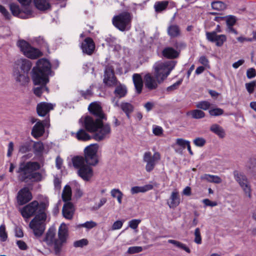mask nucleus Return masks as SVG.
<instances>
[{"mask_svg": "<svg viewBox=\"0 0 256 256\" xmlns=\"http://www.w3.org/2000/svg\"><path fill=\"white\" fill-rule=\"evenodd\" d=\"M256 76V71L254 68H250L247 70L246 76L248 78H252Z\"/></svg>", "mask_w": 256, "mask_h": 256, "instance_id": "obj_61", "label": "nucleus"}, {"mask_svg": "<svg viewBox=\"0 0 256 256\" xmlns=\"http://www.w3.org/2000/svg\"><path fill=\"white\" fill-rule=\"evenodd\" d=\"M53 108L54 106L51 104L40 102L37 105L36 111L39 116H44Z\"/></svg>", "mask_w": 256, "mask_h": 256, "instance_id": "obj_25", "label": "nucleus"}, {"mask_svg": "<svg viewBox=\"0 0 256 256\" xmlns=\"http://www.w3.org/2000/svg\"><path fill=\"white\" fill-rule=\"evenodd\" d=\"M223 113V110L220 108H214L209 110V114L212 116H219L222 115Z\"/></svg>", "mask_w": 256, "mask_h": 256, "instance_id": "obj_50", "label": "nucleus"}, {"mask_svg": "<svg viewBox=\"0 0 256 256\" xmlns=\"http://www.w3.org/2000/svg\"><path fill=\"white\" fill-rule=\"evenodd\" d=\"M78 93L85 99L89 98L92 95V92L91 88L87 89L86 90H78Z\"/></svg>", "mask_w": 256, "mask_h": 256, "instance_id": "obj_45", "label": "nucleus"}, {"mask_svg": "<svg viewBox=\"0 0 256 256\" xmlns=\"http://www.w3.org/2000/svg\"><path fill=\"white\" fill-rule=\"evenodd\" d=\"M203 203L206 206H217V202H212L208 199H204L202 200Z\"/></svg>", "mask_w": 256, "mask_h": 256, "instance_id": "obj_63", "label": "nucleus"}, {"mask_svg": "<svg viewBox=\"0 0 256 256\" xmlns=\"http://www.w3.org/2000/svg\"><path fill=\"white\" fill-rule=\"evenodd\" d=\"M72 198L71 188L68 186H66L62 190V199L66 202H69Z\"/></svg>", "mask_w": 256, "mask_h": 256, "instance_id": "obj_34", "label": "nucleus"}, {"mask_svg": "<svg viewBox=\"0 0 256 256\" xmlns=\"http://www.w3.org/2000/svg\"><path fill=\"white\" fill-rule=\"evenodd\" d=\"M168 242L174 244L176 248L185 250L188 253L190 252V249L188 246H186L185 244L179 241L174 240H168Z\"/></svg>", "mask_w": 256, "mask_h": 256, "instance_id": "obj_37", "label": "nucleus"}, {"mask_svg": "<svg viewBox=\"0 0 256 256\" xmlns=\"http://www.w3.org/2000/svg\"><path fill=\"white\" fill-rule=\"evenodd\" d=\"M32 67L30 60L26 58L17 60L13 70V76L16 81L21 86L28 83L29 78L28 74Z\"/></svg>", "mask_w": 256, "mask_h": 256, "instance_id": "obj_4", "label": "nucleus"}, {"mask_svg": "<svg viewBox=\"0 0 256 256\" xmlns=\"http://www.w3.org/2000/svg\"><path fill=\"white\" fill-rule=\"evenodd\" d=\"M32 198V195L28 188L26 187L21 189L17 196L18 202L20 205H23Z\"/></svg>", "mask_w": 256, "mask_h": 256, "instance_id": "obj_17", "label": "nucleus"}, {"mask_svg": "<svg viewBox=\"0 0 256 256\" xmlns=\"http://www.w3.org/2000/svg\"><path fill=\"white\" fill-rule=\"evenodd\" d=\"M167 32L171 38L178 37L181 34L179 26L174 24H170L168 27Z\"/></svg>", "mask_w": 256, "mask_h": 256, "instance_id": "obj_27", "label": "nucleus"}, {"mask_svg": "<svg viewBox=\"0 0 256 256\" xmlns=\"http://www.w3.org/2000/svg\"><path fill=\"white\" fill-rule=\"evenodd\" d=\"M180 201V198L178 192L174 190L172 192L167 204L170 208H174L178 206Z\"/></svg>", "mask_w": 256, "mask_h": 256, "instance_id": "obj_26", "label": "nucleus"}, {"mask_svg": "<svg viewBox=\"0 0 256 256\" xmlns=\"http://www.w3.org/2000/svg\"><path fill=\"white\" fill-rule=\"evenodd\" d=\"M96 226H97V224L96 222H94L92 220H90V221H87L84 224H80L78 226L85 228L87 229H91V228H92L96 227Z\"/></svg>", "mask_w": 256, "mask_h": 256, "instance_id": "obj_48", "label": "nucleus"}, {"mask_svg": "<svg viewBox=\"0 0 256 256\" xmlns=\"http://www.w3.org/2000/svg\"><path fill=\"white\" fill-rule=\"evenodd\" d=\"M98 148V144H91L84 148V158L88 165L96 166L98 163L96 154Z\"/></svg>", "mask_w": 256, "mask_h": 256, "instance_id": "obj_11", "label": "nucleus"}, {"mask_svg": "<svg viewBox=\"0 0 256 256\" xmlns=\"http://www.w3.org/2000/svg\"><path fill=\"white\" fill-rule=\"evenodd\" d=\"M51 72V66L50 62L46 59H40L36 62V66L33 68L32 78L35 86H38L34 88V94L38 96L46 92H48V89L46 86L49 82L48 76Z\"/></svg>", "mask_w": 256, "mask_h": 256, "instance_id": "obj_1", "label": "nucleus"}, {"mask_svg": "<svg viewBox=\"0 0 256 256\" xmlns=\"http://www.w3.org/2000/svg\"><path fill=\"white\" fill-rule=\"evenodd\" d=\"M47 122H41L38 120L33 126L32 130V135L34 138H38L42 136L44 132V126H46Z\"/></svg>", "mask_w": 256, "mask_h": 256, "instance_id": "obj_23", "label": "nucleus"}, {"mask_svg": "<svg viewBox=\"0 0 256 256\" xmlns=\"http://www.w3.org/2000/svg\"><path fill=\"white\" fill-rule=\"evenodd\" d=\"M42 180V175L39 172H35L32 171L30 178V181L31 182H40Z\"/></svg>", "mask_w": 256, "mask_h": 256, "instance_id": "obj_42", "label": "nucleus"}, {"mask_svg": "<svg viewBox=\"0 0 256 256\" xmlns=\"http://www.w3.org/2000/svg\"><path fill=\"white\" fill-rule=\"evenodd\" d=\"M152 184H148L142 186H135L132 187L130 189L132 194H134L139 192H146L153 188Z\"/></svg>", "mask_w": 256, "mask_h": 256, "instance_id": "obj_30", "label": "nucleus"}, {"mask_svg": "<svg viewBox=\"0 0 256 256\" xmlns=\"http://www.w3.org/2000/svg\"><path fill=\"white\" fill-rule=\"evenodd\" d=\"M112 102L114 106H120L122 110L125 113L127 118H130V114L132 113L134 110V107L131 104L127 102H122L120 105H119L118 100L115 102V98H113Z\"/></svg>", "mask_w": 256, "mask_h": 256, "instance_id": "obj_21", "label": "nucleus"}, {"mask_svg": "<svg viewBox=\"0 0 256 256\" xmlns=\"http://www.w3.org/2000/svg\"><path fill=\"white\" fill-rule=\"evenodd\" d=\"M110 194L112 198H116L119 204H122V198L123 197L122 192L119 190L117 188L112 189L110 191Z\"/></svg>", "mask_w": 256, "mask_h": 256, "instance_id": "obj_38", "label": "nucleus"}, {"mask_svg": "<svg viewBox=\"0 0 256 256\" xmlns=\"http://www.w3.org/2000/svg\"><path fill=\"white\" fill-rule=\"evenodd\" d=\"M82 52L88 55H91L95 49V44L90 38H86L81 44Z\"/></svg>", "mask_w": 256, "mask_h": 256, "instance_id": "obj_20", "label": "nucleus"}, {"mask_svg": "<svg viewBox=\"0 0 256 256\" xmlns=\"http://www.w3.org/2000/svg\"><path fill=\"white\" fill-rule=\"evenodd\" d=\"M104 120H94L93 118L90 116H86L84 118V128L90 132H95L93 138L97 141L108 138L111 133L110 124H104Z\"/></svg>", "mask_w": 256, "mask_h": 256, "instance_id": "obj_3", "label": "nucleus"}, {"mask_svg": "<svg viewBox=\"0 0 256 256\" xmlns=\"http://www.w3.org/2000/svg\"><path fill=\"white\" fill-rule=\"evenodd\" d=\"M72 162L74 166L78 170H80V168H81L82 166H85L86 165V163L85 158L81 156H76L72 158Z\"/></svg>", "mask_w": 256, "mask_h": 256, "instance_id": "obj_31", "label": "nucleus"}, {"mask_svg": "<svg viewBox=\"0 0 256 256\" xmlns=\"http://www.w3.org/2000/svg\"><path fill=\"white\" fill-rule=\"evenodd\" d=\"M74 212V208L73 204L70 202H66L62 207V214L64 218L67 220H72Z\"/></svg>", "mask_w": 256, "mask_h": 256, "instance_id": "obj_24", "label": "nucleus"}, {"mask_svg": "<svg viewBox=\"0 0 256 256\" xmlns=\"http://www.w3.org/2000/svg\"><path fill=\"white\" fill-rule=\"evenodd\" d=\"M0 12L4 16L6 19L9 20L11 17V15L6 9L2 5L0 4Z\"/></svg>", "mask_w": 256, "mask_h": 256, "instance_id": "obj_57", "label": "nucleus"}, {"mask_svg": "<svg viewBox=\"0 0 256 256\" xmlns=\"http://www.w3.org/2000/svg\"><path fill=\"white\" fill-rule=\"evenodd\" d=\"M10 8L14 16H18L20 13L19 6L15 4H10Z\"/></svg>", "mask_w": 256, "mask_h": 256, "instance_id": "obj_47", "label": "nucleus"}, {"mask_svg": "<svg viewBox=\"0 0 256 256\" xmlns=\"http://www.w3.org/2000/svg\"><path fill=\"white\" fill-rule=\"evenodd\" d=\"M132 80L136 92L140 94L143 87V82L141 76L138 74H134L132 76Z\"/></svg>", "mask_w": 256, "mask_h": 256, "instance_id": "obj_28", "label": "nucleus"}, {"mask_svg": "<svg viewBox=\"0 0 256 256\" xmlns=\"http://www.w3.org/2000/svg\"><path fill=\"white\" fill-rule=\"evenodd\" d=\"M164 57L168 58H174L178 56V52L171 47H167L164 48L162 52Z\"/></svg>", "mask_w": 256, "mask_h": 256, "instance_id": "obj_29", "label": "nucleus"}, {"mask_svg": "<svg viewBox=\"0 0 256 256\" xmlns=\"http://www.w3.org/2000/svg\"><path fill=\"white\" fill-rule=\"evenodd\" d=\"M89 166L86 165L78 170V175L85 181H89L94 175L93 170Z\"/></svg>", "mask_w": 256, "mask_h": 256, "instance_id": "obj_22", "label": "nucleus"}, {"mask_svg": "<svg viewBox=\"0 0 256 256\" xmlns=\"http://www.w3.org/2000/svg\"><path fill=\"white\" fill-rule=\"evenodd\" d=\"M142 250V246H134L130 247L128 248L127 253L129 254H134L141 252Z\"/></svg>", "mask_w": 256, "mask_h": 256, "instance_id": "obj_51", "label": "nucleus"}, {"mask_svg": "<svg viewBox=\"0 0 256 256\" xmlns=\"http://www.w3.org/2000/svg\"><path fill=\"white\" fill-rule=\"evenodd\" d=\"M190 144L188 140H185L183 138H177L176 140V144L180 146H182L183 148H185L186 147Z\"/></svg>", "mask_w": 256, "mask_h": 256, "instance_id": "obj_52", "label": "nucleus"}, {"mask_svg": "<svg viewBox=\"0 0 256 256\" xmlns=\"http://www.w3.org/2000/svg\"><path fill=\"white\" fill-rule=\"evenodd\" d=\"M17 45L24 55L28 58L36 59L42 55L40 50L31 46L26 40H19Z\"/></svg>", "mask_w": 256, "mask_h": 256, "instance_id": "obj_10", "label": "nucleus"}, {"mask_svg": "<svg viewBox=\"0 0 256 256\" xmlns=\"http://www.w3.org/2000/svg\"><path fill=\"white\" fill-rule=\"evenodd\" d=\"M22 5L28 6L32 0H18ZM36 6L40 10H44L50 8L48 0H34Z\"/></svg>", "mask_w": 256, "mask_h": 256, "instance_id": "obj_19", "label": "nucleus"}, {"mask_svg": "<svg viewBox=\"0 0 256 256\" xmlns=\"http://www.w3.org/2000/svg\"><path fill=\"white\" fill-rule=\"evenodd\" d=\"M168 2L166 0L156 2L154 5L156 12H160L164 10L168 6Z\"/></svg>", "mask_w": 256, "mask_h": 256, "instance_id": "obj_39", "label": "nucleus"}, {"mask_svg": "<svg viewBox=\"0 0 256 256\" xmlns=\"http://www.w3.org/2000/svg\"><path fill=\"white\" fill-rule=\"evenodd\" d=\"M226 24L228 27L232 26L236 22V19L234 16H228L226 20Z\"/></svg>", "mask_w": 256, "mask_h": 256, "instance_id": "obj_60", "label": "nucleus"}, {"mask_svg": "<svg viewBox=\"0 0 256 256\" xmlns=\"http://www.w3.org/2000/svg\"><path fill=\"white\" fill-rule=\"evenodd\" d=\"M234 174L236 180L239 184L245 194L250 198L251 188L246 176L238 171L234 172Z\"/></svg>", "mask_w": 256, "mask_h": 256, "instance_id": "obj_13", "label": "nucleus"}, {"mask_svg": "<svg viewBox=\"0 0 256 256\" xmlns=\"http://www.w3.org/2000/svg\"><path fill=\"white\" fill-rule=\"evenodd\" d=\"M193 118L200 119L204 117L205 114L204 112L200 110H194L189 112Z\"/></svg>", "mask_w": 256, "mask_h": 256, "instance_id": "obj_40", "label": "nucleus"}, {"mask_svg": "<svg viewBox=\"0 0 256 256\" xmlns=\"http://www.w3.org/2000/svg\"><path fill=\"white\" fill-rule=\"evenodd\" d=\"M88 110L90 113L94 116L95 118H93L94 120H106V118L102 112V106L98 103L96 102L91 103L88 106Z\"/></svg>", "mask_w": 256, "mask_h": 256, "instance_id": "obj_14", "label": "nucleus"}, {"mask_svg": "<svg viewBox=\"0 0 256 256\" xmlns=\"http://www.w3.org/2000/svg\"><path fill=\"white\" fill-rule=\"evenodd\" d=\"M212 8L218 10H222L225 8L226 6L224 3L222 2H214L211 4Z\"/></svg>", "mask_w": 256, "mask_h": 256, "instance_id": "obj_41", "label": "nucleus"}, {"mask_svg": "<svg viewBox=\"0 0 256 256\" xmlns=\"http://www.w3.org/2000/svg\"><path fill=\"white\" fill-rule=\"evenodd\" d=\"M200 178L208 182L215 184H220L222 182V179L218 176L206 174L201 176Z\"/></svg>", "mask_w": 256, "mask_h": 256, "instance_id": "obj_32", "label": "nucleus"}, {"mask_svg": "<svg viewBox=\"0 0 256 256\" xmlns=\"http://www.w3.org/2000/svg\"><path fill=\"white\" fill-rule=\"evenodd\" d=\"M246 166H248L250 169L256 166V159L250 158L247 162Z\"/></svg>", "mask_w": 256, "mask_h": 256, "instance_id": "obj_64", "label": "nucleus"}, {"mask_svg": "<svg viewBox=\"0 0 256 256\" xmlns=\"http://www.w3.org/2000/svg\"><path fill=\"white\" fill-rule=\"evenodd\" d=\"M45 205L41 204L40 214H36L35 217L30 222L29 226L32 230L34 236L36 238H40L46 230V212H44Z\"/></svg>", "mask_w": 256, "mask_h": 256, "instance_id": "obj_5", "label": "nucleus"}, {"mask_svg": "<svg viewBox=\"0 0 256 256\" xmlns=\"http://www.w3.org/2000/svg\"><path fill=\"white\" fill-rule=\"evenodd\" d=\"M44 149V144L42 142H36L34 144V153L40 154L42 153Z\"/></svg>", "mask_w": 256, "mask_h": 256, "instance_id": "obj_46", "label": "nucleus"}, {"mask_svg": "<svg viewBox=\"0 0 256 256\" xmlns=\"http://www.w3.org/2000/svg\"><path fill=\"white\" fill-rule=\"evenodd\" d=\"M56 229L54 226L50 227L48 230L44 241L49 246H54V253L59 255L64 243L66 242L68 236V230L65 224H61L58 228V238H56Z\"/></svg>", "mask_w": 256, "mask_h": 256, "instance_id": "obj_2", "label": "nucleus"}, {"mask_svg": "<svg viewBox=\"0 0 256 256\" xmlns=\"http://www.w3.org/2000/svg\"><path fill=\"white\" fill-rule=\"evenodd\" d=\"M206 39L210 42H215L217 46H222L226 40V37L224 34L218 35L216 31L206 32Z\"/></svg>", "mask_w": 256, "mask_h": 256, "instance_id": "obj_16", "label": "nucleus"}, {"mask_svg": "<svg viewBox=\"0 0 256 256\" xmlns=\"http://www.w3.org/2000/svg\"><path fill=\"white\" fill-rule=\"evenodd\" d=\"M40 168V165L38 162H29L26 163H21L16 170L18 174V178L19 180L28 182L32 171H36Z\"/></svg>", "mask_w": 256, "mask_h": 256, "instance_id": "obj_6", "label": "nucleus"}, {"mask_svg": "<svg viewBox=\"0 0 256 256\" xmlns=\"http://www.w3.org/2000/svg\"><path fill=\"white\" fill-rule=\"evenodd\" d=\"M141 220L138 219H134L128 222V226L131 228L135 230L137 228Z\"/></svg>", "mask_w": 256, "mask_h": 256, "instance_id": "obj_53", "label": "nucleus"}, {"mask_svg": "<svg viewBox=\"0 0 256 256\" xmlns=\"http://www.w3.org/2000/svg\"><path fill=\"white\" fill-rule=\"evenodd\" d=\"M194 242L197 244H202V237L200 235V229L197 228L195 229L194 232Z\"/></svg>", "mask_w": 256, "mask_h": 256, "instance_id": "obj_49", "label": "nucleus"}, {"mask_svg": "<svg viewBox=\"0 0 256 256\" xmlns=\"http://www.w3.org/2000/svg\"><path fill=\"white\" fill-rule=\"evenodd\" d=\"M45 205L44 212H46L48 204L45 202H42L40 204L36 200H34L23 208L21 210L22 215L24 218H29L31 216L40 214V207L41 204Z\"/></svg>", "mask_w": 256, "mask_h": 256, "instance_id": "obj_8", "label": "nucleus"}, {"mask_svg": "<svg viewBox=\"0 0 256 256\" xmlns=\"http://www.w3.org/2000/svg\"><path fill=\"white\" fill-rule=\"evenodd\" d=\"M88 244V240L86 239H82L74 242V247H82Z\"/></svg>", "mask_w": 256, "mask_h": 256, "instance_id": "obj_54", "label": "nucleus"}, {"mask_svg": "<svg viewBox=\"0 0 256 256\" xmlns=\"http://www.w3.org/2000/svg\"><path fill=\"white\" fill-rule=\"evenodd\" d=\"M76 138L78 140L86 141L91 139V136L84 129L79 130L76 133Z\"/></svg>", "mask_w": 256, "mask_h": 256, "instance_id": "obj_35", "label": "nucleus"}, {"mask_svg": "<svg viewBox=\"0 0 256 256\" xmlns=\"http://www.w3.org/2000/svg\"><path fill=\"white\" fill-rule=\"evenodd\" d=\"M182 80H180L172 84L170 86H169L167 88L166 90L168 92H171L177 89L178 86L182 83Z\"/></svg>", "mask_w": 256, "mask_h": 256, "instance_id": "obj_59", "label": "nucleus"}, {"mask_svg": "<svg viewBox=\"0 0 256 256\" xmlns=\"http://www.w3.org/2000/svg\"><path fill=\"white\" fill-rule=\"evenodd\" d=\"M256 86V82H252L249 83H246V88L248 92L250 94H252L254 92V88Z\"/></svg>", "mask_w": 256, "mask_h": 256, "instance_id": "obj_58", "label": "nucleus"}, {"mask_svg": "<svg viewBox=\"0 0 256 256\" xmlns=\"http://www.w3.org/2000/svg\"><path fill=\"white\" fill-rule=\"evenodd\" d=\"M8 238V234L6 232V226L2 224L0 226V239L2 242H5Z\"/></svg>", "mask_w": 256, "mask_h": 256, "instance_id": "obj_44", "label": "nucleus"}, {"mask_svg": "<svg viewBox=\"0 0 256 256\" xmlns=\"http://www.w3.org/2000/svg\"><path fill=\"white\" fill-rule=\"evenodd\" d=\"M104 82L108 86L116 84L117 80L114 75V70L111 67H107L105 69Z\"/></svg>", "mask_w": 256, "mask_h": 256, "instance_id": "obj_18", "label": "nucleus"}, {"mask_svg": "<svg viewBox=\"0 0 256 256\" xmlns=\"http://www.w3.org/2000/svg\"><path fill=\"white\" fill-rule=\"evenodd\" d=\"M127 92L126 87L124 86L120 85L116 87L114 93L116 97L118 98L124 97Z\"/></svg>", "mask_w": 256, "mask_h": 256, "instance_id": "obj_36", "label": "nucleus"}, {"mask_svg": "<svg viewBox=\"0 0 256 256\" xmlns=\"http://www.w3.org/2000/svg\"><path fill=\"white\" fill-rule=\"evenodd\" d=\"M16 244L21 250H26L28 248L26 242L21 240H17Z\"/></svg>", "mask_w": 256, "mask_h": 256, "instance_id": "obj_62", "label": "nucleus"}, {"mask_svg": "<svg viewBox=\"0 0 256 256\" xmlns=\"http://www.w3.org/2000/svg\"><path fill=\"white\" fill-rule=\"evenodd\" d=\"M210 130L220 138H223L225 136L224 130L217 124H212L210 128Z\"/></svg>", "mask_w": 256, "mask_h": 256, "instance_id": "obj_33", "label": "nucleus"}, {"mask_svg": "<svg viewBox=\"0 0 256 256\" xmlns=\"http://www.w3.org/2000/svg\"><path fill=\"white\" fill-rule=\"evenodd\" d=\"M160 160V154L158 152H155L153 156L150 152H144L143 161L146 162V170L148 172L152 171L156 164Z\"/></svg>", "mask_w": 256, "mask_h": 256, "instance_id": "obj_12", "label": "nucleus"}, {"mask_svg": "<svg viewBox=\"0 0 256 256\" xmlns=\"http://www.w3.org/2000/svg\"><path fill=\"white\" fill-rule=\"evenodd\" d=\"M211 104L208 101H202L198 102L196 106L198 108H200L204 110H208L210 107Z\"/></svg>", "mask_w": 256, "mask_h": 256, "instance_id": "obj_43", "label": "nucleus"}, {"mask_svg": "<svg viewBox=\"0 0 256 256\" xmlns=\"http://www.w3.org/2000/svg\"><path fill=\"white\" fill-rule=\"evenodd\" d=\"M124 222V220H118L116 221L112 226V230H114L120 229L122 227Z\"/></svg>", "mask_w": 256, "mask_h": 256, "instance_id": "obj_56", "label": "nucleus"}, {"mask_svg": "<svg viewBox=\"0 0 256 256\" xmlns=\"http://www.w3.org/2000/svg\"><path fill=\"white\" fill-rule=\"evenodd\" d=\"M131 21L130 16L128 12H123L113 18L114 25L121 31L128 30Z\"/></svg>", "mask_w": 256, "mask_h": 256, "instance_id": "obj_9", "label": "nucleus"}, {"mask_svg": "<svg viewBox=\"0 0 256 256\" xmlns=\"http://www.w3.org/2000/svg\"><path fill=\"white\" fill-rule=\"evenodd\" d=\"M145 87L149 90H154L157 88L158 84L163 82L160 81L159 78L152 76L151 74H146L144 78Z\"/></svg>", "mask_w": 256, "mask_h": 256, "instance_id": "obj_15", "label": "nucleus"}, {"mask_svg": "<svg viewBox=\"0 0 256 256\" xmlns=\"http://www.w3.org/2000/svg\"><path fill=\"white\" fill-rule=\"evenodd\" d=\"M206 142V140L202 138H197L194 140V144L197 146H202Z\"/></svg>", "mask_w": 256, "mask_h": 256, "instance_id": "obj_55", "label": "nucleus"}, {"mask_svg": "<svg viewBox=\"0 0 256 256\" xmlns=\"http://www.w3.org/2000/svg\"><path fill=\"white\" fill-rule=\"evenodd\" d=\"M176 65L174 61H168L165 62H156L154 66V74L164 82L174 69Z\"/></svg>", "mask_w": 256, "mask_h": 256, "instance_id": "obj_7", "label": "nucleus"}]
</instances>
